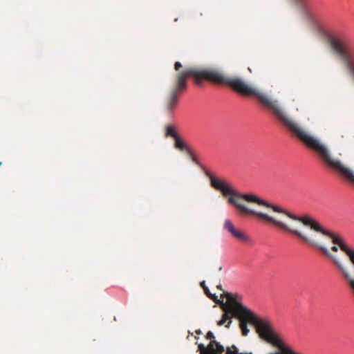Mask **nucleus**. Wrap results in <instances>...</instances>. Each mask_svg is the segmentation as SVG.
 Here are the masks:
<instances>
[{
	"mask_svg": "<svg viewBox=\"0 0 354 354\" xmlns=\"http://www.w3.org/2000/svg\"><path fill=\"white\" fill-rule=\"evenodd\" d=\"M331 250L334 252H337L338 251V248L336 246V245H333L332 248H331Z\"/></svg>",
	"mask_w": 354,
	"mask_h": 354,
	"instance_id": "14",
	"label": "nucleus"
},
{
	"mask_svg": "<svg viewBox=\"0 0 354 354\" xmlns=\"http://www.w3.org/2000/svg\"><path fill=\"white\" fill-rule=\"evenodd\" d=\"M230 196H232L233 197L229 198L227 202L232 205H233L239 212L240 214L245 215L252 214L254 216H257L266 221H268L274 224V225L277 226L280 229L298 237L303 242L308 244V245L322 251L324 255L330 259L333 264L339 270V271L343 276L344 279L346 281L348 286H349L351 294L354 298V278L351 277L349 270L341 262V261L336 257L331 254L325 246L319 245L317 242L313 239H310L306 235L303 234L301 231L290 227L286 223H283L282 221L274 219V218L270 216L267 214L263 213L261 212H257L254 209L247 207L244 205L239 203L235 198L243 199L248 203H254L260 205H263L267 207L272 208L274 212L283 214L286 216H287L289 218L293 221L301 222L304 225L308 224V223L307 222L310 218V216H297L279 206L270 203L267 201L259 198L257 196L253 194H242L232 189L231 193L230 194Z\"/></svg>",
	"mask_w": 354,
	"mask_h": 354,
	"instance_id": "1",
	"label": "nucleus"
},
{
	"mask_svg": "<svg viewBox=\"0 0 354 354\" xmlns=\"http://www.w3.org/2000/svg\"><path fill=\"white\" fill-rule=\"evenodd\" d=\"M224 228L227 230L230 233L232 234V235L233 236H234L235 238L239 239V240H241V241H246L248 240V236L243 234L242 232L236 230L232 221L229 219H226L224 222Z\"/></svg>",
	"mask_w": 354,
	"mask_h": 354,
	"instance_id": "4",
	"label": "nucleus"
},
{
	"mask_svg": "<svg viewBox=\"0 0 354 354\" xmlns=\"http://www.w3.org/2000/svg\"><path fill=\"white\" fill-rule=\"evenodd\" d=\"M206 337H207V339H210L211 340L210 342H212V340H215L214 339L215 337L212 331H209L207 333Z\"/></svg>",
	"mask_w": 354,
	"mask_h": 354,
	"instance_id": "12",
	"label": "nucleus"
},
{
	"mask_svg": "<svg viewBox=\"0 0 354 354\" xmlns=\"http://www.w3.org/2000/svg\"><path fill=\"white\" fill-rule=\"evenodd\" d=\"M216 288L221 290H223L222 286L221 284L217 285Z\"/></svg>",
	"mask_w": 354,
	"mask_h": 354,
	"instance_id": "15",
	"label": "nucleus"
},
{
	"mask_svg": "<svg viewBox=\"0 0 354 354\" xmlns=\"http://www.w3.org/2000/svg\"><path fill=\"white\" fill-rule=\"evenodd\" d=\"M201 286L203 288V290L205 292V294L211 299H212L214 301H215L217 304H223V300H220L218 299V297L215 294H212L208 288V287L205 285V281H203L201 282Z\"/></svg>",
	"mask_w": 354,
	"mask_h": 354,
	"instance_id": "6",
	"label": "nucleus"
},
{
	"mask_svg": "<svg viewBox=\"0 0 354 354\" xmlns=\"http://www.w3.org/2000/svg\"><path fill=\"white\" fill-rule=\"evenodd\" d=\"M198 348L201 354H212L210 349H209V344L205 347L203 344H200L198 346Z\"/></svg>",
	"mask_w": 354,
	"mask_h": 354,
	"instance_id": "10",
	"label": "nucleus"
},
{
	"mask_svg": "<svg viewBox=\"0 0 354 354\" xmlns=\"http://www.w3.org/2000/svg\"><path fill=\"white\" fill-rule=\"evenodd\" d=\"M240 319V328L241 330L242 334L244 336H246L249 333V329L247 326V322H249L252 324L250 322H249L246 318L244 317H237Z\"/></svg>",
	"mask_w": 354,
	"mask_h": 354,
	"instance_id": "7",
	"label": "nucleus"
},
{
	"mask_svg": "<svg viewBox=\"0 0 354 354\" xmlns=\"http://www.w3.org/2000/svg\"><path fill=\"white\" fill-rule=\"evenodd\" d=\"M225 354H252V353H242L238 352V348L236 346L232 345L231 347H227L226 349V353Z\"/></svg>",
	"mask_w": 354,
	"mask_h": 354,
	"instance_id": "11",
	"label": "nucleus"
},
{
	"mask_svg": "<svg viewBox=\"0 0 354 354\" xmlns=\"http://www.w3.org/2000/svg\"><path fill=\"white\" fill-rule=\"evenodd\" d=\"M223 296L227 298L228 304H225V313L223 315L222 319L217 323L218 326L223 325L227 319H230L225 326L226 328H230L232 323L230 315L234 317L246 318L255 327L261 338L275 346L282 347L283 344L280 338L274 332L270 323L258 317L251 310L243 305L240 295L223 292L221 295V297Z\"/></svg>",
	"mask_w": 354,
	"mask_h": 354,
	"instance_id": "2",
	"label": "nucleus"
},
{
	"mask_svg": "<svg viewBox=\"0 0 354 354\" xmlns=\"http://www.w3.org/2000/svg\"><path fill=\"white\" fill-rule=\"evenodd\" d=\"M174 147L181 151L185 150L187 151V149L189 148L186 144L183 142V140L179 137V136L175 139Z\"/></svg>",
	"mask_w": 354,
	"mask_h": 354,
	"instance_id": "9",
	"label": "nucleus"
},
{
	"mask_svg": "<svg viewBox=\"0 0 354 354\" xmlns=\"http://www.w3.org/2000/svg\"><path fill=\"white\" fill-rule=\"evenodd\" d=\"M182 67L180 62H176L174 64V68L176 71H178Z\"/></svg>",
	"mask_w": 354,
	"mask_h": 354,
	"instance_id": "13",
	"label": "nucleus"
},
{
	"mask_svg": "<svg viewBox=\"0 0 354 354\" xmlns=\"http://www.w3.org/2000/svg\"><path fill=\"white\" fill-rule=\"evenodd\" d=\"M187 153L190 156L192 162L197 165L203 170L205 175L209 179L210 185L215 189L220 191L224 196H230L233 188L231 187L226 181L216 177L210 171L206 169V167L201 163L198 156L190 148L187 149Z\"/></svg>",
	"mask_w": 354,
	"mask_h": 354,
	"instance_id": "3",
	"label": "nucleus"
},
{
	"mask_svg": "<svg viewBox=\"0 0 354 354\" xmlns=\"http://www.w3.org/2000/svg\"><path fill=\"white\" fill-rule=\"evenodd\" d=\"M165 136H170L173 138H176L178 136L177 132L175 131V128L171 124H168L165 127Z\"/></svg>",
	"mask_w": 354,
	"mask_h": 354,
	"instance_id": "8",
	"label": "nucleus"
},
{
	"mask_svg": "<svg viewBox=\"0 0 354 354\" xmlns=\"http://www.w3.org/2000/svg\"><path fill=\"white\" fill-rule=\"evenodd\" d=\"M209 349H210L212 354H223L225 351L223 346L216 340L209 342Z\"/></svg>",
	"mask_w": 354,
	"mask_h": 354,
	"instance_id": "5",
	"label": "nucleus"
}]
</instances>
